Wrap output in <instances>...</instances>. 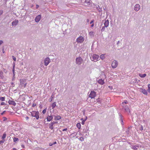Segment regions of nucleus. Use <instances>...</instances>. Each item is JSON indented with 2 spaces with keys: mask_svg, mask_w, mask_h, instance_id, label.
Instances as JSON below:
<instances>
[{
  "mask_svg": "<svg viewBox=\"0 0 150 150\" xmlns=\"http://www.w3.org/2000/svg\"><path fill=\"white\" fill-rule=\"evenodd\" d=\"M33 117H35L37 120L39 118V113L38 111H33L30 112Z\"/></svg>",
  "mask_w": 150,
  "mask_h": 150,
  "instance_id": "nucleus-1",
  "label": "nucleus"
},
{
  "mask_svg": "<svg viewBox=\"0 0 150 150\" xmlns=\"http://www.w3.org/2000/svg\"><path fill=\"white\" fill-rule=\"evenodd\" d=\"M99 56L98 55L94 54L91 55V59L92 61L96 62L99 60Z\"/></svg>",
  "mask_w": 150,
  "mask_h": 150,
  "instance_id": "nucleus-2",
  "label": "nucleus"
},
{
  "mask_svg": "<svg viewBox=\"0 0 150 150\" xmlns=\"http://www.w3.org/2000/svg\"><path fill=\"white\" fill-rule=\"evenodd\" d=\"M83 59L80 57H77L76 59V63L77 65H80L83 63Z\"/></svg>",
  "mask_w": 150,
  "mask_h": 150,
  "instance_id": "nucleus-3",
  "label": "nucleus"
},
{
  "mask_svg": "<svg viewBox=\"0 0 150 150\" xmlns=\"http://www.w3.org/2000/svg\"><path fill=\"white\" fill-rule=\"evenodd\" d=\"M118 65L117 62L116 60H114L111 66L112 68L115 69L117 67Z\"/></svg>",
  "mask_w": 150,
  "mask_h": 150,
  "instance_id": "nucleus-4",
  "label": "nucleus"
},
{
  "mask_svg": "<svg viewBox=\"0 0 150 150\" xmlns=\"http://www.w3.org/2000/svg\"><path fill=\"white\" fill-rule=\"evenodd\" d=\"M84 40V38L83 37L80 36L77 38L76 41L78 43H81Z\"/></svg>",
  "mask_w": 150,
  "mask_h": 150,
  "instance_id": "nucleus-5",
  "label": "nucleus"
},
{
  "mask_svg": "<svg viewBox=\"0 0 150 150\" xmlns=\"http://www.w3.org/2000/svg\"><path fill=\"white\" fill-rule=\"evenodd\" d=\"M50 62V59L48 57H46L44 60V65L46 66H47L49 64Z\"/></svg>",
  "mask_w": 150,
  "mask_h": 150,
  "instance_id": "nucleus-6",
  "label": "nucleus"
},
{
  "mask_svg": "<svg viewBox=\"0 0 150 150\" xmlns=\"http://www.w3.org/2000/svg\"><path fill=\"white\" fill-rule=\"evenodd\" d=\"M57 123L58 122L57 121H53L52 122H51L49 125V128L52 130L53 129H54V127H53V125L57 124Z\"/></svg>",
  "mask_w": 150,
  "mask_h": 150,
  "instance_id": "nucleus-7",
  "label": "nucleus"
},
{
  "mask_svg": "<svg viewBox=\"0 0 150 150\" xmlns=\"http://www.w3.org/2000/svg\"><path fill=\"white\" fill-rule=\"evenodd\" d=\"M20 85L21 86V87L24 86L25 87L26 85V83H25V80L24 79H20Z\"/></svg>",
  "mask_w": 150,
  "mask_h": 150,
  "instance_id": "nucleus-8",
  "label": "nucleus"
},
{
  "mask_svg": "<svg viewBox=\"0 0 150 150\" xmlns=\"http://www.w3.org/2000/svg\"><path fill=\"white\" fill-rule=\"evenodd\" d=\"M96 96V93L94 91H91L89 95L90 97L91 98H94Z\"/></svg>",
  "mask_w": 150,
  "mask_h": 150,
  "instance_id": "nucleus-9",
  "label": "nucleus"
},
{
  "mask_svg": "<svg viewBox=\"0 0 150 150\" xmlns=\"http://www.w3.org/2000/svg\"><path fill=\"white\" fill-rule=\"evenodd\" d=\"M140 8V5L138 4H135L134 7V10L136 11H138Z\"/></svg>",
  "mask_w": 150,
  "mask_h": 150,
  "instance_id": "nucleus-10",
  "label": "nucleus"
},
{
  "mask_svg": "<svg viewBox=\"0 0 150 150\" xmlns=\"http://www.w3.org/2000/svg\"><path fill=\"white\" fill-rule=\"evenodd\" d=\"M97 81H98V83L100 85H103L104 84L105 82L104 80L102 79H97Z\"/></svg>",
  "mask_w": 150,
  "mask_h": 150,
  "instance_id": "nucleus-11",
  "label": "nucleus"
},
{
  "mask_svg": "<svg viewBox=\"0 0 150 150\" xmlns=\"http://www.w3.org/2000/svg\"><path fill=\"white\" fill-rule=\"evenodd\" d=\"M41 18V16L40 15H39L36 17L35 19V21L36 22H39Z\"/></svg>",
  "mask_w": 150,
  "mask_h": 150,
  "instance_id": "nucleus-12",
  "label": "nucleus"
},
{
  "mask_svg": "<svg viewBox=\"0 0 150 150\" xmlns=\"http://www.w3.org/2000/svg\"><path fill=\"white\" fill-rule=\"evenodd\" d=\"M140 92L146 95H147L148 94L147 92L145 89H144L141 88L140 89Z\"/></svg>",
  "mask_w": 150,
  "mask_h": 150,
  "instance_id": "nucleus-13",
  "label": "nucleus"
},
{
  "mask_svg": "<svg viewBox=\"0 0 150 150\" xmlns=\"http://www.w3.org/2000/svg\"><path fill=\"white\" fill-rule=\"evenodd\" d=\"M18 20L16 19H15L12 23V25L13 26H16L18 23Z\"/></svg>",
  "mask_w": 150,
  "mask_h": 150,
  "instance_id": "nucleus-14",
  "label": "nucleus"
},
{
  "mask_svg": "<svg viewBox=\"0 0 150 150\" xmlns=\"http://www.w3.org/2000/svg\"><path fill=\"white\" fill-rule=\"evenodd\" d=\"M8 103L9 104L12 105L13 106H15L16 104L15 102L13 100H9Z\"/></svg>",
  "mask_w": 150,
  "mask_h": 150,
  "instance_id": "nucleus-15",
  "label": "nucleus"
},
{
  "mask_svg": "<svg viewBox=\"0 0 150 150\" xmlns=\"http://www.w3.org/2000/svg\"><path fill=\"white\" fill-rule=\"evenodd\" d=\"M53 116L51 115H48L47 118V121L50 122L51 121L53 118Z\"/></svg>",
  "mask_w": 150,
  "mask_h": 150,
  "instance_id": "nucleus-16",
  "label": "nucleus"
},
{
  "mask_svg": "<svg viewBox=\"0 0 150 150\" xmlns=\"http://www.w3.org/2000/svg\"><path fill=\"white\" fill-rule=\"evenodd\" d=\"M109 21L108 20H105L104 23V26H105L106 28L109 25Z\"/></svg>",
  "mask_w": 150,
  "mask_h": 150,
  "instance_id": "nucleus-17",
  "label": "nucleus"
},
{
  "mask_svg": "<svg viewBox=\"0 0 150 150\" xmlns=\"http://www.w3.org/2000/svg\"><path fill=\"white\" fill-rule=\"evenodd\" d=\"M54 120H58L61 118V117L59 115L55 116L54 115Z\"/></svg>",
  "mask_w": 150,
  "mask_h": 150,
  "instance_id": "nucleus-18",
  "label": "nucleus"
},
{
  "mask_svg": "<svg viewBox=\"0 0 150 150\" xmlns=\"http://www.w3.org/2000/svg\"><path fill=\"white\" fill-rule=\"evenodd\" d=\"M96 8L97 10L99 12L102 11V8H100L99 5L96 6Z\"/></svg>",
  "mask_w": 150,
  "mask_h": 150,
  "instance_id": "nucleus-19",
  "label": "nucleus"
},
{
  "mask_svg": "<svg viewBox=\"0 0 150 150\" xmlns=\"http://www.w3.org/2000/svg\"><path fill=\"white\" fill-rule=\"evenodd\" d=\"M125 110L127 112L129 113L130 112L129 109L127 106H125L124 108Z\"/></svg>",
  "mask_w": 150,
  "mask_h": 150,
  "instance_id": "nucleus-20",
  "label": "nucleus"
},
{
  "mask_svg": "<svg viewBox=\"0 0 150 150\" xmlns=\"http://www.w3.org/2000/svg\"><path fill=\"white\" fill-rule=\"evenodd\" d=\"M119 116H120V120L121 121V123L122 125H123V121L122 120V116L120 114H119Z\"/></svg>",
  "mask_w": 150,
  "mask_h": 150,
  "instance_id": "nucleus-21",
  "label": "nucleus"
},
{
  "mask_svg": "<svg viewBox=\"0 0 150 150\" xmlns=\"http://www.w3.org/2000/svg\"><path fill=\"white\" fill-rule=\"evenodd\" d=\"M139 146H132L131 147L132 149L134 150H137V149L138 148Z\"/></svg>",
  "mask_w": 150,
  "mask_h": 150,
  "instance_id": "nucleus-22",
  "label": "nucleus"
},
{
  "mask_svg": "<svg viewBox=\"0 0 150 150\" xmlns=\"http://www.w3.org/2000/svg\"><path fill=\"white\" fill-rule=\"evenodd\" d=\"M56 102H54L52 104L51 107H52V109H53L56 106Z\"/></svg>",
  "mask_w": 150,
  "mask_h": 150,
  "instance_id": "nucleus-23",
  "label": "nucleus"
},
{
  "mask_svg": "<svg viewBox=\"0 0 150 150\" xmlns=\"http://www.w3.org/2000/svg\"><path fill=\"white\" fill-rule=\"evenodd\" d=\"M146 76V74H139V76L141 78H144Z\"/></svg>",
  "mask_w": 150,
  "mask_h": 150,
  "instance_id": "nucleus-24",
  "label": "nucleus"
},
{
  "mask_svg": "<svg viewBox=\"0 0 150 150\" xmlns=\"http://www.w3.org/2000/svg\"><path fill=\"white\" fill-rule=\"evenodd\" d=\"M76 127L79 129H80L81 128V125L80 123H78L76 124Z\"/></svg>",
  "mask_w": 150,
  "mask_h": 150,
  "instance_id": "nucleus-25",
  "label": "nucleus"
},
{
  "mask_svg": "<svg viewBox=\"0 0 150 150\" xmlns=\"http://www.w3.org/2000/svg\"><path fill=\"white\" fill-rule=\"evenodd\" d=\"M131 128V127H129L126 131V134H127L128 135H129L130 134V131L129 129H130Z\"/></svg>",
  "mask_w": 150,
  "mask_h": 150,
  "instance_id": "nucleus-26",
  "label": "nucleus"
},
{
  "mask_svg": "<svg viewBox=\"0 0 150 150\" xmlns=\"http://www.w3.org/2000/svg\"><path fill=\"white\" fill-rule=\"evenodd\" d=\"M86 1H85V3H86L88 5H90L91 4V2L90 1V0H86Z\"/></svg>",
  "mask_w": 150,
  "mask_h": 150,
  "instance_id": "nucleus-27",
  "label": "nucleus"
},
{
  "mask_svg": "<svg viewBox=\"0 0 150 150\" xmlns=\"http://www.w3.org/2000/svg\"><path fill=\"white\" fill-rule=\"evenodd\" d=\"M0 77L1 79H3L4 77L3 72L2 71H0Z\"/></svg>",
  "mask_w": 150,
  "mask_h": 150,
  "instance_id": "nucleus-28",
  "label": "nucleus"
},
{
  "mask_svg": "<svg viewBox=\"0 0 150 150\" xmlns=\"http://www.w3.org/2000/svg\"><path fill=\"white\" fill-rule=\"evenodd\" d=\"M5 97H0V100L1 101H4L5 100Z\"/></svg>",
  "mask_w": 150,
  "mask_h": 150,
  "instance_id": "nucleus-29",
  "label": "nucleus"
},
{
  "mask_svg": "<svg viewBox=\"0 0 150 150\" xmlns=\"http://www.w3.org/2000/svg\"><path fill=\"white\" fill-rule=\"evenodd\" d=\"M100 57L102 59H103L105 58V56L104 54H101L100 55Z\"/></svg>",
  "mask_w": 150,
  "mask_h": 150,
  "instance_id": "nucleus-30",
  "label": "nucleus"
},
{
  "mask_svg": "<svg viewBox=\"0 0 150 150\" xmlns=\"http://www.w3.org/2000/svg\"><path fill=\"white\" fill-rule=\"evenodd\" d=\"M6 134L5 133H4L3 134V136L2 137V139L3 140H4V139L6 138Z\"/></svg>",
  "mask_w": 150,
  "mask_h": 150,
  "instance_id": "nucleus-31",
  "label": "nucleus"
},
{
  "mask_svg": "<svg viewBox=\"0 0 150 150\" xmlns=\"http://www.w3.org/2000/svg\"><path fill=\"white\" fill-rule=\"evenodd\" d=\"M84 138H83V137H81L79 139V140L82 142L84 141Z\"/></svg>",
  "mask_w": 150,
  "mask_h": 150,
  "instance_id": "nucleus-32",
  "label": "nucleus"
},
{
  "mask_svg": "<svg viewBox=\"0 0 150 150\" xmlns=\"http://www.w3.org/2000/svg\"><path fill=\"white\" fill-rule=\"evenodd\" d=\"M18 140V139L16 137H14L13 139L14 142H16Z\"/></svg>",
  "mask_w": 150,
  "mask_h": 150,
  "instance_id": "nucleus-33",
  "label": "nucleus"
},
{
  "mask_svg": "<svg viewBox=\"0 0 150 150\" xmlns=\"http://www.w3.org/2000/svg\"><path fill=\"white\" fill-rule=\"evenodd\" d=\"M77 132L76 133L75 132H74L73 133H72V134H71V135H73V136L74 137L75 135V136H76V135H77Z\"/></svg>",
  "mask_w": 150,
  "mask_h": 150,
  "instance_id": "nucleus-34",
  "label": "nucleus"
},
{
  "mask_svg": "<svg viewBox=\"0 0 150 150\" xmlns=\"http://www.w3.org/2000/svg\"><path fill=\"white\" fill-rule=\"evenodd\" d=\"M88 131V129H87V128H86L85 129H83V133H85L87 132V131Z\"/></svg>",
  "mask_w": 150,
  "mask_h": 150,
  "instance_id": "nucleus-35",
  "label": "nucleus"
},
{
  "mask_svg": "<svg viewBox=\"0 0 150 150\" xmlns=\"http://www.w3.org/2000/svg\"><path fill=\"white\" fill-rule=\"evenodd\" d=\"M148 91L149 93H150V84H149L148 85Z\"/></svg>",
  "mask_w": 150,
  "mask_h": 150,
  "instance_id": "nucleus-36",
  "label": "nucleus"
},
{
  "mask_svg": "<svg viewBox=\"0 0 150 150\" xmlns=\"http://www.w3.org/2000/svg\"><path fill=\"white\" fill-rule=\"evenodd\" d=\"M106 27H105V26H103L102 27V29L101 30V31L102 32L103 31H104L105 30V28Z\"/></svg>",
  "mask_w": 150,
  "mask_h": 150,
  "instance_id": "nucleus-37",
  "label": "nucleus"
},
{
  "mask_svg": "<svg viewBox=\"0 0 150 150\" xmlns=\"http://www.w3.org/2000/svg\"><path fill=\"white\" fill-rule=\"evenodd\" d=\"M89 34L93 36L94 35V33L93 32L91 31L89 33Z\"/></svg>",
  "mask_w": 150,
  "mask_h": 150,
  "instance_id": "nucleus-38",
  "label": "nucleus"
},
{
  "mask_svg": "<svg viewBox=\"0 0 150 150\" xmlns=\"http://www.w3.org/2000/svg\"><path fill=\"white\" fill-rule=\"evenodd\" d=\"M5 141V140H3L0 141V144H3L4 142Z\"/></svg>",
  "mask_w": 150,
  "mask_h": 150,
  "instance_id": "nucleus-39",
  "label": "nucleus"
},
{
  "mask_svg": "<svg viewBox=\"0 0 150 150\" xmlns=\"http://www.w3.org/2000/svg\"><path fill=\"white\" fill-rule=\"evenodd\" d=\"M143 129V127L142 125H141L140 127L139 128V129L142 131V130Z\"/></svg>",
  "mask_w": 150,
  "mask_h": 150,
  "instance_id": "nucleus-40",
  "label": "nucleus"
},
{
  "mask_svg": "<svg viewBox=\"0 0 150 150\" xmlns=\"http://www.w3.org/2000/svg\"><path fill=\"white\" fill-rule=\"evenodd\" d=\"M46 108L44 109L43 111H42V113L43 114H45L46 113Z\"/></svg>",
  "mask_w": 150,
  "mask_h": 150,
  "instance_id": "nucleus-41",
  "label": "nucleus"
},
{
  "mask_svg": "<svg viewBox=\"0 0 150 150\" xmlns=\"http://www.w3.org/2000/svg\"><path fill=\"white\" fill-rule=\"evenodd\" d=\"M12 57L13 59V60L15 61H16V58L14 57L13 56H12Z\"/></svg>",
  "mask_w": 150,
  "mask_h": 150,
  "instance_id": "nucleus-42",
  "label": "nucleus"
},
{
  "mask_svg": "<svg viewBox=\"0 0 150 150\" xmlns=\"http://www.w3.org/2000/svg\"><path fill=\"white\" fill-rule=\"evenodd\" d=\"M53 98V97H52V96L49 99V101L50 102H51L52 101Z\"/></svg>",
  "mask_w": 150,
  "mask_h": 150,
  "instance_id": "nucleus-43",
  "label": "nucleus"
},
{
  "mask_svg": "<svg viewBox=\"0 0 150 150\" xmlns=\"http://www.w3.org/2000/svg\"><path fill=\"white\" fill-rule=\"evenodd\" d=\"M86 120H82L81 122V124L82 125H83L84 124V123Z\"/></svg>",
  "mask_w": 150,
  "mask_h": 150,
  "instance_id": "nucleus-44",
  "label": "nucleus"
},
{
  "mask_svg": "<svg viewBox=\"0 0 150 150\" xmlns=\"http://www.w3.org/2000/svg\"><path fill=\"white\" fill-rule=\"evenodd\" d=\"M6 105V104L4 102H2L1 103V105Z\"/></svg>",
  "mask_w": 150,
  "mask_h": 150,
  "instance_id": "nucleus-45",
  "label": "nucleus"
},
{
  "mask_svg": "<svg viewBox=\"0 0 150 150\" xmlns=\"http://www.w3.org/2000/svg\"><path fill=\"white\" fill-rule=\"evenodd\" d=\"M12 71L13 76H14L15 75V69L13 68Z\"/></svg>",
  "mask_w": 150,
  "mask_h": 150,
  "instance_id": "nucleus-46",
  "label": "nucleus"
},
{
  "mask_svg": "<svg viewBox=\"0 0 150 150\" xmlns=\"http://www.w3.org/2000/svg\"><path fill=\"white\" fill-rule=\"evenodd\" d=\"M7 119L6 117H3V121H5L7 120Z\"/></svg>",
  "mask_w": 150,
  "mask_h": 150,
  "instance_id": "nucleus-47",
  "label": "nucleus"
},
{
  "mask_svg": "<svg viewBox=\"0 0 150 150\" xmlns=\"http://www.w3.org/2000/svg\"><path fill=\"white\" fill-rule=\"evenodd\" d=\"M11 84L12 85V86L13 87L14 86L15 84H14V83L13 82H11Z\"/></svg>",
  "mask_w": 150,
  "mask_h": 150,
  "instance_id": "nucleus-48",
  "label": "nucleus"
},
{
  "mask_svg": "<svg viewBox=\"0 0 150 150\" xmlns=\"http://www.w3.org/2000/svg\"><path fill=\"white\" fill-rule=\"evenodd\" d=\"M94 21L93 20L91 21V22L90 23L91 24H92L93 23Z\"/></svg>",
  "mask_w": 150,
  "mask_h": 150,
  "instance_id": "nucleus-49",
  "label": "nucleus"
},
{
  "mask_svg": "<svg viewBox=\"0 0 150 150\" xmlns=\"http://www.w3.org/2000/svg\"><path fill=\"white\" fill-rule=\"evenodd\" d=\"M124 103L125 104H126L127 103V101L126 100H125L124 101V102H123L122 103Z\"/></svg>",
  "mask_w": 150,
  "mask_h": 150,
  "instance_id": "nucleus-50",
  "label": "nucleus"
},
{
  "mask_svg": "<svg viewBox=\"0 0 150 150\" xmlns=\"http://www.w3.org/2000/svg\"><path fill=\"white\" fill-rule=\"evenodd\" d=\"M67 130V128H65L64 129H63L62 130V131L64 132V131H66Z\"/></svg>",
  "mask_w": 150,
  "mask_h": 150,
  "instance_id": "nucleus-51",
  "label": "nucleus"
},
{
  "mask_svg": "<svg viewBox=\"0 0 150 150\" xmlns=\"http://www.w3.org/2000/svg\"><path fill=\"white\" fill-rule=\"evenodd\" d=\"M3 43V41L2 40H0V45H1Z\"/></svg>",
  "mask_w": 150,
  "mask_h": 150,
  "instance_id": "nucleus-52",
  "label": "nucleus"
},
{
  "mask_svg": "<svg viewBox=\"0 0 150 150\" xmlns=\"http://www.w3.org/2000/svg\"><path fill=\"white\" fill-rule=\"evenodd\" d=\"M15 63L14 62L13 64V68L15 69Z\"/></svg>",
  "mask_w": 150,
  "mask_h": 150,
  "instance_id": "nucleus-53",
  "label": "nucleus"
},
{
  "mask_svg": "<svg viewBox=\"0 0 150 150\" xmlns=\"http://www.w3.org/2000/svg\"><path fill=\"white\" fill-rule=\"evenodd\" d=\"M5 112V111H3L1 114V115H3L4 113Z\"/></svg>",
  "mask_w": 150,
  "mask_h": 150,
  "instance_id": "nucleus-54",
  "label": "nucleus"
},
{
  "mask_svg": "<svg viewBox=\"0 0 150 150\" xmlns=\"http://www.w3.org/2000/svg\"><path fill=\"white\" fill-rule=\"evenodd\" d=\"M49 145L50 146H52V145H53V143H50L49 144Z\"/></svg>",
  "mask_w": 150,
  "mask_h": 150,
  "instance_id": "nucleus-55",
  "label": "nucleus"
},
{
  "mask_svg": "<svg viewBox=\"0 0 150 150\" xmlns=\"http://www.w3.org/2000/svg\"><path fill=\"white\" fill-rule=\"evenodd\" d=\"M79 135H80L81 136H82L83 135L81 133V132H79Z\"/></svg>",
  "mask_w": 150,
  "mask_h": 150,
  "instance_id": "nucleus-56",
  "label": "nucleus"
},
{
  "mask_svg": "<svg viewBox=\"0 0 150 150\" xmlns=\"http://www.w3.org/2000/svg\"><path fill=\"white\" fill-rule=\"evenodd\" d=\"M85 1H86V0H81V2L82 3H85Z\"/></svg>",
  "mask_w": 150,
  "mask_h": 150,
  "instance_id": "nucleus-57",
  "label": "nucleus"
},
{
  "mask_svg": "<svg viewBox=\"0 0 150 150\" xmlns=\"http://www.w3.org/2000/svg\"><path fill=\"white\" fill-rule=\"evenodd\" d=\"M25 118L26 120H28L29 119V117L28 116H26L25 117Z\"/></svg>",
  "mask_w": 150,
  "mask_h": 150,
  "instance_id": "nucleus-58",
  "label": "nucleus"
},
{
  "mask_svg": "<svg viewBox=\"0 0 150 150\" xmlns=\"http://www.w3.org/2000/svg\"><path fill=\"white\" fill-rule=\"evenodd\" d=\"M21 146L22 148H24V147H25V146H24L23 144H22L21 145Z\"/></svg>",
  "mask_w": 150,
  "mask_h": 150,
  "instance_id": "nucleus-59",
  "label": "nucleus"
},
{
  "mask_svg": "<svg viewBox=\"0 0 150 150\" xmlns=\"http://www.w3.org/2000/svg\"><path fill=\"white\" fill-rule=\"evenodd\" d=\"M94 26V24L93 23L92 24V25H91V27H93Z\"/></svg>",
  "mask_w": 150,
  "mask_h": 150,
  "instance_id": "nucleus-60",
  "label": "nucleus"
},
{
  "mask_svg": "<svg viewBox=\"0 0 150 150\" xmlns=\"http://www.w3.org/2000/svg\"><path fill=\"white\" fill-rule=\"evenodd\" d=\"M119 43H120V41H118L117 42V45H118L119 44Z\"/></svg>",
  "mask_w": 150,
  "mask_h": 150,
  "instance_id": "nucleus-61",
  "label": "nucleus"
},
{
  "mask_svg": "<svg viewBox=\"0 0 150 150\" xmlns=\"http://www.w3.org/2000/svg\"><path fill=\"white\" fill-rule=\"evenodd\" d=\"M57 143V142H54L53 143V144H56Z\"/></svg>",
  "mask_w": 150,
  "mask_h": 150,
  "instance_id": "nucleus-62",
  "label": "nucleus"
},
{
  "mask_svg": "<svg viewBox=\"0 0 150 150\" xmlns=\"http://www.w3.org/2000/svg\"><path fill=\"white\" fill-rule=\"evenodd\" d=\"M35 105V104H34V103H33V105H32V106H33V107H34Z\"/></svg>",
  "mask_w": 150,
  "mask_h": 150,
  "instance_id": "nucleus-63",
  "label": "nucleus"
},
{
  "mask_svg": "<svg viewBox=\"0 0 150 150\" xmlns=\"http://www.w3.org/2000/svg\"><path fill=\"white\" fill-rule=\"evenodd\" d=\"M39 7V6L37 4L36 5V8H38V7Z\"/></svg>",
  "mask_w": 150,
  "mask_h": 150,
  "instance_id": "nucleus-64",
  "label": "nucleus"
}]
</instances>
